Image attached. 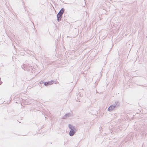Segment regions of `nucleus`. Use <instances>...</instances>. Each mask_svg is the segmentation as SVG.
<instances>
[{
	"label": "nucleus",
	"instance_id": "obj_6",
	"mask_svg": "<svg viewBox=\"0 0 147 147\" xmlns=\"http://www.w3.org/2000/svg\"><path fill=\"white\" fill-rule=\"evenodd\" d=\"M77 131L70 130L69 132V135L71 136H72L75 134Z\"/></svg>",
	"mask_w": 147,
	"mask_h": 147
},
{
	"label": "nucleus",
	"instance_id": "obj_5",
	"mask_svg": "<svg viewBox=\"0 0 147 147\" xmlns=\"http://www.w3.org/2000/svg\"><path fill=\"white\" fill-rule=\"evenodd\" d=\"M22 68L24 69L25 70H28V65L26 64H24L22 66Z\"/></svg>",
	"mask_w": 147,
	"mask_h": 147
},
{
	"label": "nucleus",
	"instance_id": "obj_1",
	"mask_svg": "<svg viewBox=\"0 0 147 147\" xmlns=\"http://www.w3.org/2000/svg\"><path fill=\"white\" fill-rule=\"evenodd\" d=\"M55 81L54 80H51V81H49L48 82H43V81H41L39 82L40 84H39V85L40 86L41 84H44L45 86H47L49 85H51L52 84H53V83Z\"/></svg>",
	"mask_w": 147,
	"mask_h": 147
},
{
	"label": "nucleus",
	"instance_id": "obj_7",
	"mask_svg": "<svg viewBox=\"0 0 147 147\" xmlns=\"http://www.w3.org/2000/svg\"><path fill=\"white\" fill-rule=\"evenodd\" d=\"M62 15L58 13L57 15V20L58 22H59L61 21L62 18Z\"/></svg>",
	"mask_w": 147,
	"mask_h": 147
},
{
	"label": "nucleus",
	"instance_id": "obj_4",
	"mask_svg": "<svg viewBox=\"0 0 147 147\" xmlns=\"http://www.w3.org/2000/svg\"><path fill=\"white\" fill-rule=\"evenodd\" d=\"M71 113H68L67 114H66L65 115L63 116L62 118V119H65L71 116Z\"/></svg>",
	"mask_w": 147,
	"mask_h": 147
},
{
	"label": "nucleus",
	"instance_id": "obj_3",
	"mask_svg": "<svg viewBox=\"0 0 147 147\" xmlns=\"http://www.w3.org/2000/svg\"><path fill=\"white\" fill-rule=\"evenodd\" d=\"M68 127L71 129V130L77 131L76 128L74 126L71 125L70 124L68 125Z\"/></svg>",
	"mask_w": 147,
	"mask_h": 147
},
{
	"label": "nucleus",
	"instance_id": "obj_8",
	"mask_svg": "<svg viewBox=\"0 0 147 147\" xmlns=\"http://www.w3.org/2000/svg\"><path fill=\"white\" fill-rule=\"evenodd\" d=\"M65 11V9L63 8H62L60 10L58 13V14L62 15L63 12Z\"/></svg>",
	"mask_w": 147,
	"mask_h": 147
},
{
	"label": "nucleus",
	"instance_id": "obj_2",
	"mask_svg": "<svg viewBox=\"0 0 147 147\" xmlns=\"http://www.w3.org/2000/svg\"><path fill=\"white\" fill-rule=\"evenodd\" d=\"M116 108V105H111L108 108V110L109 111H112L114 110Z\"/></svg>",
	"mask_w": 147,
	"mask_h": 147
},
{
	"label": "nucleus",
	"instance_id": "obj_10",
	"mask_svg": "<svg viewBox=\"0 0 147 147\" xmlns=\"http://www.w3.org/2000/svg\"><path fill=\"white\" fill-rule=\"evenodd\" d=\"M99 128H100V131H102L101 130V129L102 128V127H100Z\"/></svg>",
	"mask_w": 147,
	"mask_h": 147
},
{
	"label": "nucleus",
	"instance_id": "obj_9",
	"mask_svg": "<svg viewBox=\"0 0 147 147\" xmlns=\"http://www.w3.org/2000/svg\"><path fill=\"white\" fill-rule=\"evenodd\" d=\"M120 105V103L118 101L115 102V104L114 105H116V107H117L119 106Z\"/></svg>",
	"mask_w": 147,
	"mask_h": 147
}]
</instances>
